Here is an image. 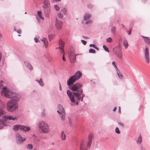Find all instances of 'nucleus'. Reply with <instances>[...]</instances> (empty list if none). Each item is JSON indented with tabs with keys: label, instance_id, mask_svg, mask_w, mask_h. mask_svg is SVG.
I'll list each match as a JSON object with an SVG mask.
<instances>
[{
	"label": "nucleus",
	"instance_id": "obj_3",
	"mask_svg": "<svg viewBox=\"0 0 150 150\" xmlns=\"http://www.w3.org/2000/svg\"><path fill=\"white\" fill-rule=\"evenodd\" d=\"M38 128L42 133H48L50 131L49 125L45 122L42 121L38 123Z\"/></svg>",
	"mask_w": 150,
	"mask_h": 150
},
{
	"label": "nucleus",
	"instance_id": "obj_49",
	"mask_svg": "<svg viewBox=\"0 0 150 150\" xmlns=\"http://www.w3.org/2000/svg\"><path fill=\"white\" fill-rule=\"evenodd\" d=\"M53 36V35H49V38L50 41L51 38Z\"/></svg>",
	"mask_w": 150,
	"mask_h": 150
},
{
	"label": "nucleus",
	"instance_id": "obj_41",
	"mask_svg": "<svg viewBox=\"0 0 150 150\" xmlns=\"http://www.w3.org/2000/svg\"><path fill=\"white\" fill-rule=\"evenodd\" d=\"M115 132L117 134H120V131L119 128L117 127L115 129Z\"/></svg>",
	"mask_w": 150,
	"mask_h": 150
},
{
	"label": "nucleus",
	"instance_id": "obj_13",
	"mask_svg": "<svg viewBox=\"0 0 150 150\" xmlns=\"http://www.w3.org/2000/svg\"><path fill=\"white\" fill-rule=\"evenodd\" d=\"M36 18L38 22L40 21V20H43V18L42 16V12L40 11H37V15L36 16Z\"/></svg>",
	"mask_w": 150,
	"mask_h": 150
},
{
	"label": "nucleus",
	"instance_id": "obj_14",
	"mask_svg": "<svg viewBox=\"0 0 150 150\" xmlns=\"http://www.w3.org/2000/svg\"><path fill=\"white\" fill-rule=\"evenodd\" d=\"M5 120H16L17 118L16 117H13L11 115H5L4 117Z\"/></svg>",
	"mask_w": 150,
	"mask_h": 150
},
{
	"label": "nucleus",
	"instance_id": "obj_4",
	"mask_svg": "<svg viewBox=\"0 0 150 150\" xmlns=\"http://www.w3.org/2000/svg\"><path fill=\"white\" fill-rule=\"evenodd\" d=\"M80 93H75L73 92V93L71 91L69 90H68L67 91V94L69 97V99L71 101L72 103L75 102V100L74 95L77 98V99L80 100V96L82 92V90L80 89L78 91Z\"/></svg>",
	"mask_w": 150,
	"mask_h": 150
},
{
	"label": "nucleus",
	"instance_id": "obj_8",
	"mask_svg": "<svg viewBox=\"0 0 150 150\" xmlns=\"http://www.w3.org/2000/svg\"><path fill=\"white\" fill-rule=\"evenodd\" d=\"M144 58L145 62L147 63H149L150 62L149 54V49L148 47H146L144 52Z\"/></svg>",
	"mask_w": 150,
	"mask_h": 150
},
{
	"label": "nucleus",
	"instance_id": "obj_54",
	"mask_svg": "<svg viewBox=\"0 0 150 150\" xmlns=\"http://www.w3.org/2000/svg\"><path fill=\"white\" fill-rule=\"evenodd\" d=\"M116 109H117V108H116V107H115L114 108V109L113 110V111H115L116 110Z\"/></svg>",
	"mask_w": 150,
	"mask_h": 150
},
{
	"label": "nucleus",
	"instance_id": "obj_56",
	"mask_svg": "<svg viewBox=\"0 0 150 150\" xmlns=\"http://www.w3.org/2000/svg\"><path fill=\"white\" fill-rule=\"evenodd\" d=\"M53 1H59V0H52Z\"/></svg>",
	"mask_w": 150,
	"mask_h": 150
},
{
	"label": "nucleus",
	"instance_id": "obj_57",
	"mask_svg": "<svg viewBox=\"0 0 150 150\" xmlns=\"http://www.w3.org/2000/svg\"><path fill=\"white\" fill-rule=\"evenodd\" d=\"M59 86H60V88H60V90H62V88L61 87V85H60V84H59Z\"/></svg>",
	"mask_w": 150,
	"mask_h": 150
},
{
	"label": "nucleus",
	"instance_id": "obj_38",
	"mask_svg": "<svg viewBox=\"0 0 150 150\" xmlns=\"http://www.w3.org/2000/svg\"><path fill=\"white\" fill-rule=\"evenodd\" d=\"M103 48L106 51L108 52H109L108 48L106 46L104 45L103 46Z\"/></svg>",
	"mask_w": 150,
	"mask_h": 150
},
{
	"label": "nucleus",
	"instance_id": "obj_51",
	"mask_svg": "<svg viewBox=\"0 0 150 150\" xmlns=\"http://www.w3.org/2000/svg\"><path fill=\"white\" fill-rule=\"evenodd\" d=\"M36 42H37L38 40V39L37 38H34Z\"/></svg>",
	"mask_w": 150,
	"mask_h": 150
},
{
	"label": "nucleus",
	"instance_id": "obj_39",
	"mask_svg": "<svg viewBox=\"0 0 150 150\" xmlns=\"http://www.w3.org/2000/svg\"><path fill=\"white\" fill-rule=\"evenodd\" d=\"M89 52L90 53H95L96 52V51L94 49H91L89 50Z\"/></svg>",
	"mask_w": 150,
	"mask_h": 150
},
{
	"label": "nucleus",
	"instance_id": "obj_40",
	"mask_svg": "<svg viewBox=\"0 0 150 150\" xmlns=\"http://www.w3.org/2000/svg\"><path fill=\"white\" fill-rule=\"evenodd\" d=\"M61 11L64 14H66L67 12L66 9L64 8L61 10Z\"/></svg>",
	"mask_w": 150,
	"mask_h": 150
},
{
	"label": "nucleus",
	"instance_id": "obj_1",
	"mask_svg": "<svg viewBox=\"0 0 150 150\" xmlns=\"http://www.w3.org/2000/svg\"><path fill=\"white\" fill-rule=\"evenodd\" d=\"M1 93L6 97L10 99H14L15 100H17L18 99V96L15 93H13L9 89L6 87L2 88Z\"/></svg>",
	"mask_w": 150,
	"mask_h": 150
},
{
	"label": "nucleus",
	"instance_id": "obj_30",
	"mask_svg": "<svg viewBox=\"0 0 150 150\" xmlns=\"http://www.w3.org/2000/svg\"><path fill=\"white\" fill-rule=\"evenodd\" d=\"M63 17V16L62 14L60 13L58 14L56 17V20H57V19H58V18H62Z\"/></svg>",
	"mask_w": 150,
	"mask_h": 150
},
{
	"label": "nucleus",
	"instance_id": "obj_59",
	"mask_svg": "<svg viewBox=\"0 0 150 150\" xmlns=\"http://www.w3.org/2000/svg\"><path fill=\"white\" fill-rule=\"evenodd\" d=\"M1 35L0 34V38H1Z\"/></svg>",
	"mask_w": 150,
	"mask_h": 150
},
{
	"label": "nucleus",
	"instance_id": "obj_18",
	"mask_svg": "<svg viewBox=\"0 0 150 150\" xmlns=\"http://www.w3.org/2000/svg\"><path fill=\"white\" fill-rule=\"evenodd\" d=\"M85 144L83 142H82L80 145L79 150H88L85 147Z\"/></svg>",
	"mask_w": 150,
	"mask_h": 150
},
{
	"label": "nucleus",
	"instance_id": "obj_25",
	"mask_svg": "<svg viewBox=\"0 0 150 150\" xmlns=\"http://www.w3.org/2000/svg\"><path fill=\"white\" fill-rule=\"evenodd\" d=\"M115 54L116 55L117 57L120 59H122V56L121 53L120 52H118L117 53H116Z\"/></svg>",
	"mask_w": 150,
	"mask_h": 150
},
{
	"label": "nucleus",
	"instance_id": "obj_26",
	"mask_svg": "<svg viewBox=\"0 0 150 150\" xmlns=\"http://www.w3.org/2000/svg\"><path fill=\"white\" fill-rule=\"evenodd\" d=\"M142 141V137L141 135H140L137 140V143L138 144H139Z\"/></svg>",
	"mask_w": 150,
	"mask_h": 150
},
{
	"label": "nucleus",
	"instance_id": "obj_19",
	"mask_svg": "<svg viewBox=\"0 0 150 150\" xmlns=\"http://www.w3.org/2000/svg\"><path fill=\"white\" fill-rule=\"evenodd\" d=\"M17 139L20 143L23 142L25 139V138H22L19 134H18L16 136Z\"/></svg>",
	"mask_w": 150,
	"mask_h": 150
},
{
	"label": "nucleus",
	"instance_id": "obj_37",
	"mask_svg": "<svg viewBox=\"0 0 150 150\" xmlns=\"http://www.w3.org/2000/svg\"><path fill=\"white\" fill-rule=\"evenodd\" d=\"M106 40V42H111L112 41V39L110 37L107 38Z\"/></svg>",
	"mask_w": 150,
	"mask_h": 150
},
{
	"label": "nucleus",
	"instance_id": "obj_22",
	"mask_svg": "<svg viewBox=\"0 0 150 150\" xmlns=\"http://www.w3.org/2000/svg\"><path fill=\"white\" fill-rule=\"evenodd\" d=\"M91 17V15L88 13H86L84 15V20H86L90 18Z\"/></svg>",
	"mask_w": 150,
	"mask_h": 150
},
{
	"label": "nucleus",
	"instance_id": "obj_5",
	"mask_svg": "<svg viewBox=\"0 0 150 150\" xmlns=\"http://www.w3.org/2000/svg\"><path fill=\"white\" fill-rule=\"evenodd\" d=\"M82 73L80 71H78L75 75L70 77L67 81V84L69 86L73 83L76 80L79 79L81 76Z\"/></svg>",
	"mask_w": 150,
	"mask_h": 150
},
{
	"label": "nucleus",
	"instance_id": "obj_42",
	"mask_svg": "<svg viewBox=\"0 0 150 150\" xmlns=\"http://www.w3.org/2000/svg\"><path fill=\"white\" fill-rule=\"evenodd\" d=\"M112 64L116 68V69H117V67L116 65H115V62H112Z\"/></svg>",
	"mask_w": 150,
	"mask_h": 150
},
{
	"label": "nucleus",
	"instance_id": "obj_7",
	"mask_svg": "<svg viewBox=\"0 0 150 150\" xmlns=\"http://www.w3.org/2000/svg\"><path fill=\"white\" fill-rule=\"evenodd\" d=\"M58 110L57 111V112L62 115L61 118L62 120H64L65 119V113L64 109L63 106L61 105H58Z\"/></svg>",
	"mask_w": 150,
	"mask_h": 150
},
{
	"label": "nucleus",
	"instance_id": "obj_23",
	"mask_svg": "<svg viewBox=\"0 0 150 150\" xmlns=\"http://www.w3.org/2000/svg\"><path fill=\"white\" fill-rule=\"evenodd\" d=\"M25 66L29 69L30 70H32L33 69V67L31 65L29 64L28 62H25Z\"/></svg>",
	"mask_w": 150,
	"mask_h": 150
},
{
	"label": "nucleus",
	"instance_id": "obj_52",
	"mask_svg": "<svg viewBox=\"0 0 150 150\" xmlns=\"http://www.w3.org/2000/svg\"><path fill=\"white\" fill-rule=\"evenodd\" d=\"M4 82L2 81H0V87H1V86H2V83H3Z\"/></svg>",
	"mask_w": 150,
	"mask_h": 150
},
{
	"label": "nucleus",
	"instance_id": "obj_16",
	"mask_svg": "<svg viewBox=\"0 0 150 150\" xmlns=\"http://www.w3.org/2000/svg\"><path fill=\"white\" fill-rule=\"evenodd\" d=\"M43 8L45 13L46 16L48 15L51 12V7L44 8Z\"/></svg>",
	"mask_w": 150,
	"mask_h": 150
},
{
	"label": "nucleus",
	"instance_id": "obj_33",
	"mask_svg": "<svg viewBox=\"0 0 150 150\" xmlns=\"http://www.w3.org/2000/svg\"><path fill=\"white\" fill-rule=\"evenodd\" d=\"M92 143V141H88L87 144V145L88 146V148L89 149L90 147L91 146Z\"/></svg>",
	"mask_w": 150,
	"mask_h": 150
},
{
	"label": "nucleus",
	"instance_id": "obj_44",
	"mask_svg": "<svg viewBox=\"0 0 150 150\" xmlns=\"http://www.w3.org/2000/svg\"><path fill=\"white\" fill-rule=\"evenodd\" d=\"M81 42L84 45H85L87 43V42L86 41L83 40H81Z\"/></svg>",
	"mask_w": 150,
	"mask_h": 150
},
{
	"label": "nucleus",
	"instance_id": "obj_9",
	"mask_svg": "<svg viewBox=\"0 0 150 150\" xmlns=\"http://www.w3.org/2000/svg\"><path fill=\"white\" fill-rule=\"evenodd\" d=\"M82 86L80 83H76L71 87V89L73 91H77Z\"/></svg>",
	"mask_w": 150,
	"mask_h": 150
},
{
	"label": "nucleus",
	"instance_id": "obj_61",
	"mask_svg": "<svg viewBox=\"0 0 150 150\" xmlns=\"http://www.w3.org/2000/svg\"><path fill=\"white\" fill-rule=\"evenodd\" d=\"M36 150V149H34V150Z\"/></svg>",
	"mask_w": 150,
	"mask_h": 150
},
{
	"label": "nucleus",
	"instance_id": "obj_21",
	"mask_svg": "<svg viewBox=\"0 0 150 150\" xmlns=\"http://www.w3.org/2000/svg\"><path fill=\"white\" fill-rule=\"evenodd\" d=\"M61 139L63 140H64L66 139V135L64 134V132L62 131L61 132Z\"/></svg>",
	"mask_w": 150,
	"mask_h": 150
},
{
	"label": "nucleus",
	"instance_id": "obj_45",
	"mask_svg": "<svg viewBox=\"0 0 150 150\" xmlns=\"http://www.w3.org/2000/svg\"><path fill=\"white\" fill-rule=\"evenodd\" d=\"M92 22V21L91 20H89V21H87L86 22V24H87L89 23H91Z\"/></svg>",
	"mask_w": 150,
	"mask_h": 150
},
{
	"label": "nucleus",
	"instance_id": "obj_47",
	"mask_svg": "<svg viewBox=\"0 0 150 150\" xmlns=\"http://www.w3.org/2000/svg\"><path fill=\"white\" fill-rule=\"evenodd\" d=\"M62 59L63 61H65L66 59H65L64 57V53L63 54Z\"/></svg>",
	"mask_w": 150,
	"mask_h": 150
},
{
	"label": "nucleus",
	"instance_id": "obj_24",
	"mask_svg": "<svg viewBox=\"0 0 150 150\" xmlns=\"http://www.w3.org/2000/svg\"><path fill=\"white\" fill-rule=\"evenodd\" d=\"M123 45L125 48L126 49L128 47V42L126 40H124L123 41Z\"/></svg>",
	"mask_w": 150,
	"mask_h": 150
},
{
	"label": "nucleus",
	"instance_id": "obj_35",
	"mask_svg": "<svg viewBox=\"0 0 150 150\" xmlns=\"http://www.w3.org/2000/svg\"><path fill=\"white\" fill-rule=\"evenodd\" d=\"M27 148L28 149H33V146L32 144H30L28 145Z\"/></svg>",
	"mask_w": 150,
	"mask_h": 150
},
{
	"label": "nucleus",
	"instance_id": "obj_50",
	"mask_svg": "<svg viewBox=\"0 0 150 150\" xmlns=\"http://www.w3.org/2000/svg\"><path fill=\"white\" fill-rule=\"evenodd\" d=\"M17 32L19 34H20L21 33V30H18L17 31Z\"/></svg>",
	"mask_w": 150,
	"mask_h": 150
},
{
	"label": "nucleus",
	"instance_id": "obj_58",
	"mask_svg": "<svg viewBox=\"0 0 150 150\" xmlns=\"http://www.w3.org/2000/svg\"><path fill=\"white\" fill-rule=\"evenodd\" d=\"M84 38H87L86 37H84Z\"/></svg>",
	"mask_w": 150,
	"mask_h": 150
},
{
	"label": "nucleus",
	"instance_id": "obj_60",
	"mask_svg": "<svg viewBox=\"0 0 150 150\" xmlns=\"http://www.w3.org/2000/svg\"><path fill=\"white\" fill-rule=\"evenodd\" d=\"M76 104L77 105L78 104V103H76Z\"/></svg>",
	"mask_w": 150,
	"mask_h": 150
},
{
	"label": "nucleus",
	"instance_id": "obj_31",
	"mask_svg": "<svg viewBox=\"0 0 150 150\" xmlns=\"http://www.w3.org/2000/svg\"><path fill=\"white\" fill-rule=\"evenodd\" d=\"M116 28L115 27H112L111 28V31L113 34H114L115 32Z\"/></svg>",
	"mask_w": 150,
	"mask_h": 150
},
{
	"label": "nucleus",
	"instance_id": "obj_55",
	"mask_svg": "<svg viewBox=\"0 0 150 150\" xmlns=\"http://www.w3.org/2000/svg\"><path fill=\"white\" fill-rule=\"evenodd\" d=\"M84 95L83 94L82 95V98H81V101H83V97L84 96Z\"/></svg>",
	"mask_w": 150,
	"mask_h": 150
},
{
	"label": "nucleus",
	"instance_id": "obj_17",
	"mask_svg": "<svg viewBox=\"0 0 150 150\" xmlns=\"http://www.w3.org/2000/svg\"><path fill=\"white\" fill-rule=\"evenodd\" d=\"M41 40L43 42L45 48H47L48 45V42L47 39L46 38H43L41 39Z\"/></svg>",
	"mask_w": 150,
	"mask_h": 150
},
{
	"label": "nucleus",
	"instance_id": "obj_10",
	"mask_svg": "<svg viewBox=\"0 0 150 150\" xmlns=\"http://www.w3.org/2000/svg\"><path fill=\"white\" fill-rule=\"evenodd\" d=\"M59 42L60 52L61 53H63L64 54V53L63 48L64 45V42L61 40H59Z\"/></svg>",
	"mask_w": 150,
	"mask_h": 150
},
{
	"label": "nucleus",
	"instance_id": "obj_29",
	"mask_svg": "<svg viewBox=\"0 0 150 150\" xmlns=\"http://www.w3.org/2000/svg\"><path fill=\"white\" fill-rule=\"evenodd\" d=\"M93 137V134L91 133L89 134L88 137V140L92 141V138Z\"/></svg>",
	"mask_w": 150,
	"mask_h": 150
},
{
	"label": "nucleus",
	"instance_id": "obj_28",
	"mask_svg": "<svg viewBox=\"0 0 150 150\" xmlns=\"http://www.w3.org/2000/svg\"><path fill=\"white\" fill-rule=\"evenodd\" d=\"M117 75L119 78L120 79H122V75L120 73V72L119 71V70L118 69H117Z\"/></svg>",
	"mask_w": 150,
	"mask_h": 150
},
{
	"label": "nucleus",
	"instance_id": "obj_43",
	"mask_svg": "<svg viewBox=\"0 0 150 150\" xmlns=\"http://www.w3.org/2000/svg\"><path fill=\"white\" fill-rule=\"evenodd\" d=\"M118 124L119 125H120L122 127H124V125L121 122H119L118 123Z\"/></svg>",
	"mask_w": 150,
	"mask_h": 150
},
{
	"label": "nucleus",
	"instance_id": "obj_15",
	"mask_svg": "<svg viewBox=\"0 0 150 150\" xmlns=\"http://www.w3.org/2000/svg\"><path fill=\"white\" fill-rule=\"evenodd\" d=\"M42 7L43 8L51 7L49 0H44Z\"/></svg>",
	"mask_w": 150,
	"mask_h": 150
},
{
	"label": "nucleus",
	"instance_id": "obj_20",
	"mask_svg": "<svg viewBox=\"0 0 150 150\" xmlns=\"http://www.w3.org/2000/svg\"><path fill=\"white\" fill-rule=\"evenodd\" d=\"M142 37L144 38L145 42L149 44H150V39L148 37L142 36Z\"/></svg>",
	"mask_w": 150,
	"mask_h": 150
},
{
	"label": "nucleus",
	"instance_id": "obj_32",
	"mask_svg": "<svg viewBox=\"0 0 150 150\" xmlns=\"http://www.w3.org/2000/svg\"><path fill=\"white\" fill-rule=\"evenodd\" d=\"M40 84L41 86L43 85V83L42 82V79H40V80H36Z\"/></svg>",
	"mask_w": 150,
	"mask_h": 150
},
{
	"label": "nucleus",
	"instance_id": "obj_6",
	"mask_svg": "<svg viewBox=\"0 0 150 150\" xmlns=\"http://www.w3.org/2000/svg\"><path fill=\"white\" fill-rule=\"evenodd\" d=\"M13 130L15 131H17L19 129L22 131L27 132L30 129V127L24 126L22 125H16L13 126Z\"/></svg>",
	"mask_w": 150,
	"mask_h": 150
},
{
	"label": "nucleus",
	"instance_id": "obj_36",
	"mask_svg": "<svg viewBox=\"0 0 150 150\" xmlns=\"http://www.w3.org/2000/svg\"><path fill=\"white\" fill-rule=\"evenodd\" d=\"M54 7L56 11H59L60 9V8L58 5H54Z\"/></svg>",
	"mask_w": 150,
	"mask_h": 150
},
{
	"label": "nucleus",
	"instance_id": "obj_2",
	"mask_svg": "<svg viewBox=\"0 0 150 150\" xmlns=\"http://www.w3.org/2000/svg\"><path fill=\"white\" fill-rule=\"evenodd\" d=\"M11 99V100L8 101L6 104L7 109L10 112L13 111L18 108L17 102L19 100V98L18 97L17 100L13 98Z\"/></svg>",
	"mask_w": 150,
	"mask_h": 150
},
{
	"label": "nucleus",
	"instance_id": "obj_46",
	"mask_svg": "<svg viewBox=\"0 0 150 150\" xmlns=\"http://www.w3.org/2000/svg\"><path fill=\"white\" fill-rule=\"evenodd\" d=\"M132 31V29H130L129 31H127V32L128 34L130 35L131 34Z\"/></svg>",
	"mask_w": 150,
	"mask_h": 150
},
{
	"label": "nucleus",
	"instance_id": "obj_48",
	"mask_svg": "<svg viewBox=\"0 0 150 150\" xmlns=\"http://www.w3.org/2000/svg\"><path fill=\"white\" fill-rule=\"evenodd\" d=\"M2 122L1 121H0V129H1L2 127Z\"/></svg>",
	"mask_w": 150,
	"mask_h": 150
},
{
	"label": "nucleus",
	"instance_id": "obj_11",
	"mask_svg": "<svg viewBox=\"0 0 150 150\" xmlns=\"http://www.w3.org/2000/svg\"><path fill=\"white\" fill-rule=\"evenodd\" d=\"M76 55L74 52H71L69 56L70 61L71 63H74L76 60Z\"/></svg>",
	"mask_w": 150,
	"mask_h": 150
},
{
	"label": "nucleus",
	"instance_id": "obj_27",
	"mask_svg": "<svg viewBox=\"0 0 150 150\" xmlns=\"http://www.w3.org/2000/svg\"><path fill=\"white\" fill-rule=\"evenodd\" d=\"M5 114V112L1 108H0V117Z\"/></svg>",
	"mask_w": 150,
	"mask_h": 150
},
{
	"label": "nucleus",
	"instance_id": "obj_34",
	"mask_svg": "<svg viewBox=\"0 0 150 150\" xmlns=\"http://www.w3.org/2000/svg\"><path fill=\"white\" fill-rule=\"evenodd\" d=\"M90 46L91 47H93L98 50H99V48L98 47H97L96 46V45L94 44H90Z\"/></svg>",
	"mask_w": 150,
	"mask_h": 150
},
{
	"label": "nucleus",
	"instance_id": "obj_12",
	"mask_svg": "<svg viewBox=\"0 0 150 150\" xmlns=\"http://www.w3.org/2000/svg\"><path fill=\"white\" fill-rule=\"evenodd\" d=\"M56 25L57 28L58 30H60L62 27V22L57 19V20H56Z\"/></svg>",
	"mask_w": 150,
	"mask_h": 150
},
{
	"label": "nucleus",
	"instance_id": "obj_53",
	"mask_svg": "<svg viewBox=\"0 0 150 150\" xmlns=\"http://www.w3.org/2000/svg\"><path fill=\"white\" fill-rule=\"evenodd\" d=\"M119 113L121 112V108L120 107H119Z\"/></svg>",
	"mask_w": 150,
	"mask_h": 150
}]
</instances>
